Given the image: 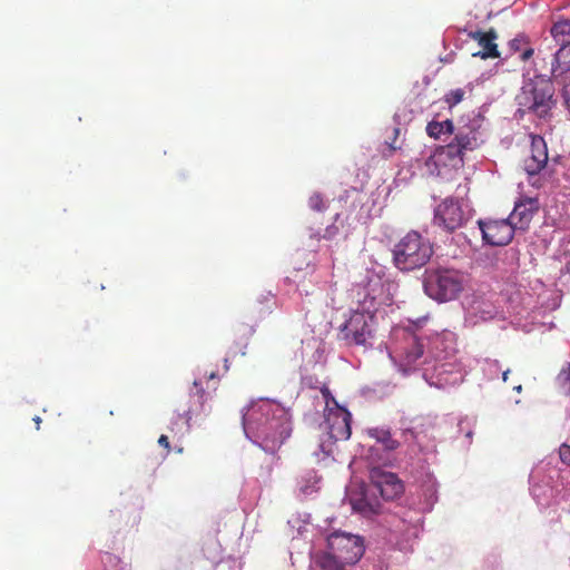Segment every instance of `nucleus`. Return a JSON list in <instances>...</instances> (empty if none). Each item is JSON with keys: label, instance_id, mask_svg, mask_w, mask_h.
Listing matches in <instances>:
<instances>
[{"label": "nucleus", "instance_id": "f257e3e1", "mask_svg": "<svg viewBox=\"0 0 570 570\" xmlns=\"http://www.w3.org/2000/svg\"><path fill=\"white\" fill-rule=\"evenodd\" d=\"M428 316L410 321L407 327L392 331L389 352L404 371L422 366V376L430 386L448 389L463 382L466 371L458 356L456 335L448 330L423 328Z\"/></svg>", "mask_w": 570, "mask_h": 570}, {"label": "nucleus", "instance_id": "f03ea898", "mask_svg": "<svg viewBox=\"0 0 570 570\" xmlns=\"http://www.w3.org/2000/svg\"><path fill=\"white\" fill-rule=\"evenodd\" d=\"M390 285L379 276H372L366 284H357L352 289L355 307L340 325L337 340L346 347L366 351L374 344L377 327L376 313L381 306L390 305Z\"/></svg>", "mask_w": 570, "mask_h": 570}, {"label": "nucleus", "instance_id": "7ed1b4c3", "mask_svg": "<svg viewBox=\"0 0 570 570\" xmlns=\"http://www.w3.org/2000/svg\"><path fill=\"white\" fill-rule=\"evenodd\" d=\"M242 419L246 438L266 453H275L292 432L288 410L269 399L253 401Z\"/></svg>", "mask_w": 570, "mask_h": 570}, {"label": "nucleus", "instance_id": "20e7f679", "mask_svg": "<svg viewBox=\"0 0 570 570\" xmlns=\"http://www.w3.org/2000/svg\"><path fill=\"white\" fill-rule=\"evenodd\" d=\"M484 117L472 110L462 115L454 125L453 139L439 153V160H449V166L460 168L464 165L468 151L478 149L485 141Z\"/></svg>", "mask_w": 570, "mask_h": 570}, {"label": "nucleus", "instance_id": "39448f33", "mask_svg": "<svg viewBox=\"0 0 570 570\" xmlns=\"http://www.w3.org/2000/svg\"><path fill=\"white\" fill-rule=\"evenodd\" d=\"M554 87L547 73H538L533 78H525L515 100L518 112L533 115L540 119L550 116L556 105Z\"/></svg>", "mask_w": 570, "mask_h": 570}, {"label": "nucleus", "instance_id": "423d86ee", "mask_svg": "<svg viewBox=\"0 0 570 570\" xmlns=\"http://www.w3.org/2000/svg\"><path fill=\"white\" fill-rule=\"evenodd\" d=\"M468 277L451 267L426 268L423 276L424 293L438 303L455 301L463 292Z\"/></svg>", "mask_w": 570, "mask_h": 570}, {"label": "nucleus", "instance_id": "0eeeda50", "mask_svg": "<svg viewBox=\"0 0 570 570\" xmlns=\"http://www.w3.org/2000/svg\"><path fill=\"white\" fill-rule=\"evenodd\" d=\"M325 402L324 409V430L327 439L321 440L320 449L324 456L333 453L334 443L336 441H345L351 436L352 414L347 409L341 406L327 387L321 390Z\"/></svg>", "mask_w": 570, "mask_h": 570}, {"label": "nucleus", "instance_id": "6e6552de", "mask_svg": "<svg viewBox=\"0 0 570 570\" xmlns=\"http://www.w3.org/2000/svg\"><path fill=\"white\" fill-rule=\"evenodd\" d=\"M392 255L396 268L410 272L423 267L430 261L433 247L429 239L411 230L394 245Z\"/></svg>", "mask_w": 570, "mask_h": 570}, {"label": "nucleus", "instance_id": "1a4fd4ad", "mask_svg": "<svg viewBox=\"0 0 570 570\" xmlns=\"http://www.w3.org/2000/svg\"><path fill=\"white\" fill-rule=\"evenodd\" d=\"M328 552L317 553L313 557L312 570H318V561L323 557L334 559L343 570L345 564L356 563L365 551L363 538L345 531H334L326 538Z\"/></svg>", "mask_w": 570, "mask_h": 570}, {"label": "nucleus", "instance_id": "9d476101", "mask_svg": "<svg viewBox=\"0 0 570 570\" xmlns=\"http://www.w3.org/2000/svg\"><path fill=\"white\" fill-rule=\"evenodd\" d=\"M424 511L411 503L410 507H400L394 512L391 521V532L394 535L396 547L400 551L412 550L415 539L422 530Z\"/></svg>", "mask_w": 570, "mask_h": 570}, {"label": "nucleus", "instance_id": "9b49d317", "mask_svg": "<svg viewBox=\"0 0 570 570\" xmlns=\"http://www.w3.org/2000/svg\"><path fill=\"white\" fill-rule=\"evenodd\" d=\"M559 470L549 458L535 464L530 473V493L538 505L549 507L557 495L556 479Z\"/></svg>", "mask_w": 570, "mask_h": 570}, {"label": "nucleus", "instance_id": "f8f14e48", "mask_svg": "<svg viewBox=\"0 0 570 570\" xmlns=\"http://www.w3.org/2000/svg\"><path fill=\"white\" fill-rule=\"evenodd\" d=\"M473 208L464 197H448L434 209V225L446 232L464 226L473 217Z\"/></svg>", "mask_w": 570, "mask_h": 570}, {"label": "nucleus", "instance_id": "ddd939ff", "mask_svg": "<svg viewBox=\"0 0 570 570\" xmlns=\"http://www.w3.org/2000/svg\"><path fill=\"white\" fill-rule=\"evenodd\" d=\"M343 503H347L354 513L366 519H371L382 511L381 501L374 490L356 482L346 485Z\"/></svg>", "mask_w": 570, "mask_h": 570}, {"label": "nucleus", "instance_id": "4468645a", "mask_svg": "<svg viewBox=\"0 0 570 570\" xmlns=\"http://www.w3.org/2000/svg\"><path fill=\"white\" fill-rule=\"evenodd\" d=\"M206 393L203 386V379L195 377L193 387L188 394V404L186 407L177 411L170 422V431L179 435L188 433L191 416L203 411Z\"/></svg>", "mask_w": 570, "mask_h": 570}, {"label": "nucleus", "instance_id": "2eb2a0df", "mask_svg": "<svg viewBox=\"0 0 570 570\" xmlns=\"http://www.w3.org/2000/svg\"><path fill=\"white\" fill-rule=\"evenodd\" d=\"M464 323L469 326H475L481 322H488L499 317V307L492 299V296L475 292L468 295L463 301Z\"/></svg>", "mask_w": 570, "mask_h": 570}, {"label": "nucleus", "instance_id": "dca6fc26", "mask_svg": "<svg viewBox=\"0 0 570 570\" xmlns=\"http://www.w3.org/2000/svg\"><path fill=\"white\" fill-rule=\"evenodd\" d=\"M483 240L491 246H504L511 242L517 232L514 223L508 218L478 222Z\"/></svg>", "mask_w": 570, "mask_h": 570}, {"label": "nucleus", "instance_id": "f3484780", "mask_svg": "<svg viewBox=\"0 0 570 570\" xmlns=\"http://www.w3.org/2000/svg\"><path fill=\"white\" fill-rule=\"evenodd\" d=\"M372 480L375 494L379 492L384 500H394L404 492V484L395 473L374 469Z\"/></svg>", "mask_w": 570, "mask_h": 570}, {"label": "nucleus", "instance_id": "a211bd4d", "mask_svg": "<svg viewBox=\"0 0 570 570\" xmlns=\"http://www.w3.org/2000/svg\"><path fill=\"white\" fill-rule=\"evenodd\" d=\"M544 66L541 68L542 73H547L548 78H559L570 71V40L561 43L560 47L551 55L549 61L543 59Z\"/></svg>", "mask_w": 570, "mask_h": 570}, {"label": "nucleus", "instance_id": "6ab92c4d", "mask_svg": "<svg viewBox=\"0 0 570 570\" xmlns=\"http://www.w3.org/2000/svg\"><path fill=\"white\" fill-rule=\"evenodd\" d=\"M538 209L539 203L535 197H521L515 202L508 219L514 223L517 230H525Z\"/></svg>", "mask_w": 570, "mask_h": 570}, {"label": "nucleus", "instance_id": "aec40b11", "mask_svg": "<svg viewBox=\"0 0 570 570\" xmlns=\"http://www.w3.org/2000/svg\"><path fill=\"white\" fill-rule=\"evenodd\" d=\"M439 484L434 475L428 473L421 481L416 497L412 499V504L417 505L425 513L431 512L438 501Z\"/></svg>", "mask_w": 570, "mask_h": 570}, {"label": "nucleus", "instance_id": "412c9836", "mask_svg": "<svg viewBox=\"0 0 570 570\" xmlns=\"http://www.w3.org/2000/svg\"><path fill=\"white\" fill-rule=\"evenodd\" d=\"M367 434L370 438L376 441V445H372L368 449L371 453L368 458L371 459V463L373 464H380L381 462H384V460L381 456H377V452L380 450L390 452L399 446V442L392 438L389 429L372 428L367 430Z\"/></svg>", "mask_w": 570, "mask_h": 570}, {"label": "nucleus", "instance_id": "4be33fe9", "mask_svg": "<svg viewBox=\"0 0 570 570\" xmlns=\"http://www.w3.org/2000/svg\"><path fill=\"white\" fill-rule=\"evenodd\" d=\"M548 161V149L541 136L531 137V156L524 160V170L529 176H535Z\"/></svg>", "mask_w": 570, "mask_h": 570}, {"label": "nucleus", "instance_id": "5701e85b", "mask_svg": "<svg viewBox=\"0 0 570 570\" xmlns=\"http://www.w3.org/2000/svg\"><path fill=\"white\" fill-rule=\"evenodd\" d=\"M469 37L476 41L482 48L481 50L473 52L472 57H480L482 59L500 57L498 46L494 42L497 39V32L494 30L491 29L488 32H483L481 30L470 31Z\"/></svg>", "mask_w": 570, "mask_h": 570}, {"label": "nucleus", "instance_id": "b1692460", "mask_svg": "<svg viewBox=\"0 0 570 570\" xmlns=\"http://www.w3.org/2000/svg\"><path fill=\"white\" fill-rule=\"evenodd\" d=\"M302 353L309 357L308 363L322 364L325 360V345L321 340L312 337L303 342Z\"/></svg>", "mask_w": 570, "mask_h": 570}, {"label": "nucleus", "instance_id": "393cba45", "mask_svg": "<svg viewBox=\"0 0 570 570\" xmlns=\"http://www.w3.org/2000/svg\"><path fill=\"white\" fill-rule=\"evenodd\" d=\"M454 130V124L450 119H433L426 125V134L436 140H446Z\"/></svg>", "mask_w": 570, "mask_h": 570}, {"label": "nucleus", "instance_id": "a878e982", "mask_svg": "<svg viewBox=\"0 0 570 570\" xmlns=\"http://www.w3.org/2000/svg\"><path fill=\"white\" fill-rule=\"evenodd\" d=\"M320 489V478L315 471H308L297 482L299 495L307 498L316 493Z\"/></svg>", "mask_w": 570, "mask_h": 570}, {"label": "nucleus", "instance_id": "bb28decb", "mask_svg": "<svg viewBox=\"0 0 570 570\" xmlns=\"http://www.w3.org/2000/svg\"><path fill=\"white\" fill-rule=\"evenodd\" d=\"M550 35L557 43H564L566 37H570V20L560 18L550 28Z\"/></svg>", "mask_w": 570, "mask_h": 570}, {"label": "nucleus", "instance_id": "cd10ccee", "mask_svg": "<svg viewBox=\"0 0 570 570\" xmlns=\"http://www.w3.org/2000/svg\"><path fill=\"white\" fill-rule=\"evenodd\" d=\"M482 372L488 380L498 379L499 374L501 373L502 380L505 382L508 380L510 370L508 368L502 371L499 361L488 358L482 363Z\"/></svg>", "mask_w": 570, "mask_h": 570}, {"label": "nucleus", "instance_id": "c85d7f7f", "mask_svg": "<svg viewBox=\"0 0 570 570\" xmlns=\"http://www.w3.org/2000/svg\"><path fill=\"white\" fill-rule=\"evenodd\" d=\"M557 384L563 394L570 395V361L559 372Z\"/></svg>", "mask_w": 570, "mask_h": 570}, {"label": "nucleus", "instance_id": "c756f323", "mask_svg": "<svg viewBox=\"0 0 570 570\" xmlns=\"http://www.w3.org/2000/svg\"><path fill=\"white\" fill-rule=\"evenodd\" d=\"M101 561L106 567L105 570H129L127 563L122 562L118 557L110 553H105Z\"/></svg>", "mask_w": 570, "mask_h": 570}, {"label": "nucleus", "instance_id": "7c9ffc66", "mask_svg": "<svg viewBox=\"0 0 570 570\" xmlns=\"http://www.w3.org/2000/svg\"><path fill=\"white\" fill-rule=\"evenodd\" d=\"M567 413H568L567 425H568V429L570 430V406H568ZM559 458L564 464L570 466V435L561 444V446L559 449Z\"/></svg>", "mask_w": 570, "mask_h": 570}, {"label": "nucleus", "instance_id": "2f4dec72", "mask_svg": "<svg viewBox=\"0 0 570 570\" xmlns=\"http://www.w3.org/2000/svg\"><path fill=\"white\" fill-rule=\"evenodd\" d=\"M327 199L320 193H313L308 198V207L314 212H324L327 208Z\"/></svg>", "mask_w": 570, "mask_h": 570}, {"label": "nucleus", "instance_id": "473e14b6", "mask_svg": "<svg viewBox=\"0 0 570 570\" xmlns=\"http://www.w3.org/2000/svg\"><path fill=\"white\" fill-rule=\"evenodd\" d=\"M465 95V91L461 88H456L453 90H450L445 96L444 100L449 105V107L456 106L463 100V97Z\"/></svg>", "mask_w": 570, "mask_h": 570}, {"label": "nucleus", "instance_id": "72a5a7b5", "mask_svg": "<svg viewBox=\"0 0 570 570\" xmlns=\"http://www.w3.org/2000/svg\"><path fill=\"white\" fill-rule=\"evenodd\" d=\"M529 45V38L525 35H518L509 42L510 50L513 52L521 51Z\"/></svg>", "mask_w": 570, "mask_h": 570}, {"label": "nucleus", "instance_id": "f704fd0d", "mask_svg": "<svg viewBox=\"0 0 570 570\" xmlns=\"http://www.w3.org/2000/svg\"><path fill=\"white\" fill-rule=\"evenodd\" d=\"M459 431L464 433L466 443L470 444L473 436L472 422L465 417L459 421Z\"/></svg>", "mask_w": 570, "mask_h": 570}, {"label": "nucleus", "instance_id": "c9c22d12", "mask_svg": "<svg viewBox=\"0 0 570 570\" xmlns=\"http://www.w3.org/2000/svg\"><path fill=\"white\" fill-rule=\"evenodd\" d=\"M320 569L318 570H343L341 564H338L334 559L330 557H323L318 561Z\"/></svg>", "mask_w": 570, "mask_h": 570}, {"label": "nucleus", "instance_id": "e433bc0d", "mask_svg": "<svg viewBox=\"0 0 570 570\" xmlns=\"http://www.w3.org/2000/svg\"><path fill=\"white\" fill-rule=\"evenodd\" d=\"M519 52H520L521 60L527 61L528 59H530L533 56L534 50H533V48L529 43L527 47H524Z\"/></svg>", "mask_w": 570, "mask_h": 570}, {"label": "nucleus", "instance_id": "4c0bfd02", "mask_svg": "<svg viewBox=\"0 0 570 570\" xmlns=\"http://www.w3.org/2000/svg\"><path fill=\"white\" fill-rule=\"evenodd\" d=\"M298 523H299L298 519H291V520L288 521V524H289L292 528H295V527H296V524H297V534H298V535H303V534L306 532V525H301V524H298Z\"/></svg>", "mask_w": 570, "mask_h": 570}, {"label": "nucleus", "instance_id": "58836bf2", "mask_svg": "<svg viewBox=\"0 0 570 570\" xmlns=\"http://www.w3.org/2000/svg\"><path fill=\"white\" fill-rule=\"evenodd\" d=\"M563 98L568 109H570V82L563 87Z\"/></svg>", "mask_w": 570, "mask_h": 570}, {"label": "nucleus", "instance_id": "ea45409f", "mask_svg": "<svg viewBox=\"0 0 570 570\" xmlns=\"http://www.w3.org/2000/svg\"><path fill=\"white\" fill-rule=\"evenodd\" d=\"M158 444L167 450L170 449V445H169V440L167 438V435L165 434H161L158 439Z\"/></svg>", "mask_w": 570, "mask_h": 570}, {"label": "nucleus", "instance_id": "a19ab883", "mask_svg": "<svg viewBox=\"0 0 570 570\" xmlns=\"http://www.w3.org/2000/svg\"><path fill=\"white\" fill-rule=\"evenodd\" d=\"M33 421H35V422H36V424H37V429H39V428H40V423H41V419H40L39 416H35V417H33Z\"/></svg>", "mask_w": 570, "mask_h": 570}, {"label": "nucleus", "instance_id": "79ce46f5", "mask_svg": "<svg viewBox=\"0 0 570 570\" xmlns=\"http://www.w3.org/2000/svg\"><path fill=\"white\" fill-rule=\"evenodd\" d=\"M215 376H216L215 372H210V374L208 375V380H213V379H215Z\"/></svg>", "mask_w": 570, "mask_h": 570}, {"label": "nucleus", "instance_id": "37998d69", "mask_svg": "<svg viewBox=\"0 0 570 570\" xmlns=\"http://www.w3.org/2000/svg\"><path fill=\"white\" fill-rule=\"evenodd\" d=\"M326 232H327V234H328V235H327L328 237H332V236H333V234H334L330 228H328Z\"/></svg>", "mask_w": 570, "mask_h": 570}, {"label": "nucleus", "instance_id": "c03bdc74", "mask_svg": "<svg viewBox=\"0 0 570 570\" xmlns=\"http://www.w3.org/2000/svg\"><path fill=\"white\" fill-rule=\"evenodd\" d=\"M521 389H522L521 385H518V386L514 387V390L518 391V392H520Z\"/></svg>", "mask_w": 570, "mask_h": 570}, {"label": "nucleus", "instance_id": "a18cd8bd", "mask_svg": "<svg viewBox=\"0 0 570 570\" xmlns=\"http://www.w3.org/2000/svg\"><path fill=\"white\" fill-rule=\"evenodd\" d=\"M227 363H228V360H225V367H226V368H228Z\"/></svg>", "mask_w": 570, "mask_h": 570}]
</instances>
